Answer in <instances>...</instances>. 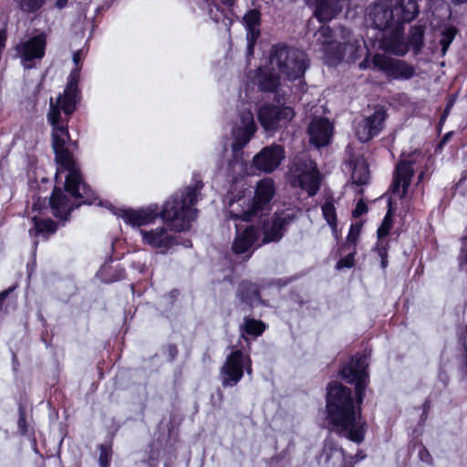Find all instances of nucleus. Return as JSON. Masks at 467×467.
Instances as JSON below:
<instances>
[{
  "label": "nucleus",
  "mask_w": 467,
  "mask_h": 467,
  "mask_svg": "<svg viewBox=\"0 0 467 467\" xmlns=\"http://www.w3.org/2000/svg\"><path fill=\"white\" fill-rule=\"evenodd\" d=\"M202 187V182L197 181L194 185L177 191L164 202L161 210L157 203H152L137 210L121 209L117 215L132 227L151 224L160 217L171 230L181 233L189 230L197 218L198 210L193 206Z\"/></svg>",
  "instance_id": "1"
},
{
  "label": "nucleus",
  "mask_w": 467,
  "mask_h": 467,
  "mask_svg": "<svg viewBox=\"0 0 467 467\" xmlns=\"http://www.w3.org/2000/svg\"><path fill=\"white\" fill-rule=\"evenodd\" d=\"M355 391L337 380H331L326 387V420L327 429L337 436L354 443L365 441L367 420L362 416V404Z\"/></svg>",
  "instance_id": "2"
},
{
  "label": "nucleus",
  "mask_w": 467,
  "mask_h": 467,
  "mask_svg": "<svg viewBox=\"0 0 467 467\" xmlns=\"http://www.w3.org/2000/svg\"><path fill=\"white\" fill-rule=\"evenodd\" d=\"M57 164L67 174L64 189L55 186L49 197V206L54 217L62 222H67L71 213L82 205H91L98 200L97 193L84 181L82 172L76 165L73 153H68L67 161L61 154H55Z\"/></svg>",
  "instance_id": "3"
},
{
  "label": "nucleus",
  "mask_w": 467,
  "mask_h": 467,
  "mask_svg": "<svg viewBox=\"0 0 467 467\" xmlns=\"http://www.w3.org/2000/svg\"><path fill=\"white\" fill-rule=\"evenodd\" d=\"M80 72L75 68L67 77L64 92L57 99V103L50 104L47 113V121L52 128L51 142L55 154H61L65 161L68 159V153L72 151L67 147V142L76 145L70 138L68 122L77 109V105L81 99L79 88Z\"/></svg>",
  "instance_id": "4"
},
{
  "label": "nucleus",
  "mask_w": 467,
  "mask_h": 467,
  "mask_svg": "<svg viewBox=\"0 0 467 467\" xmlns=\"http://www.w3.org/2000/svg\"><path fill=\"white\" fill-rule=\"evenodd\" d=\"M270 62L288 80L295 81L304 78L309 67V60L303 51L285 44L274 45L270 51Z\"/></svg>",
  "instance_id": "5"
},
{
  "label": "nucleus",
  "mask_w": 467,
  "mask_h": 467,
  "mask_svg": "<svg viewBox=\"0 0 467 467\" xmlns=\"http://www.w3.org/2000/svg\"><path fill=\"white\" fill-rule=\"evenodd\" d=\"M338 376L347 384L354 386L359 401L366 398V389L369 385V372L368 358L365 354L358 352L347 363L342 364Z\"/></svg>",
  "instance_id": "6"
},
{
  "label": "nucleus",
  "mask_w": 467,
  "mask_h": 467,
  "mask_svg": "<svg viewBox=\"0 0 467 467\" xmlns=\"http://www.w3.org/2000/svg\"><path fill=\"white\" fill-rule=\"evenodd\" d=\"M275 194L274 181L270 178L261 180L257 182L254 195L251 200L249 207L239 213L230 211V216L235 220L250 222L254 217L262 213L271 202Z\"/></svg>",
  "instance_id": "7"
},
{
  "label": "nucleus",
  "mask_w": 467,
  "mask_h": 467,
  "mask_svg": "<svg viewBox=\"0 0 467 467\" xmlns=\"http://www.w3.org/2000/svg\"><path fill=\"white\" fill-rule=\"evenodd\" d=\"M366 21L374 29L400 31L393 0H375L367 9Z\"/></svg>",
  "instance_id": "8"
},
{
  "label": "nucleus",
  "mask_w": 467,
  "mask_h": 467,
  "mask_svg": "<svg viewBox=\"0 0 467 467\" xmlns=\"http://www.w3.org/2000/svg\"><path fill=\"white\" fill-rule=\"evenodd\" d=\"M47 35L41 32L22 40L15 47L17 57L20 59L24 69L29 70L36 67V62L41 61L46 55Z\"/></svg>",
  "instance_id": "9"
},
{
  "label": "nucleus",
  "mask_w": 467,
  "mask_h": 467,
  "mask_svg": "<svg viewBox=\"0 0 467 467\" xmlns=\"http://www.w3.org/2000/svg\"><path fill=\"white\" fill-rule=\"evenodd\" d=\"M371 64L373 69L382 72L389 79L410 80L416 75V68L406 60L376 53Z\"/></svg>",
  "instance_id": "10"
},
{
  "label": "nucleus",
  "mask_w": 467,
  "mask_h": 467,
  "mask_svg": "<svg viewBox=\"0 0 467 467\" xmlns=\"http://www.w3.org/2000/svg\"><path fill=\"white\" fill-rule=\"evenodd\" d=\"M296 113L290 106H276L265 103L258 109V121L264 130L267 131H275L279 129L281 121H291Z\"/></svg>",
  "instance_id": "11"
},
{
  "label": "nucleus",
  "mask_w": 467,
  "mask_h": 467,
  "mask_svg": "<svg viewBox=\"0 0 467 467\" xmlns=\"http://www.w3.org/2000/svg\"><path fill=\"white\" fill-rule=\"evenodd\" d=\"M244 348H234L227 356L220 368V379L223 388L236 386L244 374Z\"/></svg>",
  "instance_id": "12"
},
{
  "label": "nucleus",
  "mask_w": 467,
  "mask_h": 467,
  "mask_svg": "<svg viewBox=\"0 0 467 467\" xmlns=\"http://www.w3.org/2000/svg\"><path fill=\"white\" fill-rule=\"evenodd\" d=\"M388 116L384 108L376 109L372 114L364 118L357 126L355 130L357 139L362 143L372 140L383 130Z\"/></svg>",
  "instance_id": "13"
},
{
  "label": "nucleus",
  "mask_w": 467,
  "mask_h": 467,
  "mask_svg": "<svg viewBox=\"0 0 467 467\" xmlns=\"http://www.w3.org/2000/svg\"><path fill=\"white\" fill-rule=\"evenodd\" d=\"M144 244L157 249L161 254H166L173 246L179 244L178 236L171 234L164 227H157L150 231L140 230Z\"/></svg>",
  "instance_id": "14"
},
{
  "label": "nucleus",
  "mask_w": 467,
  "mask_h": 467,
  "mask_svg": "<svg viewBox=\"0 0 467 467\" xmlns=\"http://www.w3.org/2000/svg\"><path fill=\"white\" fill-rule=\"evenodd\" d=\"M285 159V149L282 145L273 143L264 147L253 159L254 167L264 172L270 173L279 167Z\"/></svg>",
  "instance_id": "15"
},
{
  "label": "nucleus",
  "mask_w": 467,
  "mask_h": 467,
  "mask_svg": "<svg viewBox=\"0 0 467 467\" xmlns=\"http://www.w3.org/2000/svg\"><path fill=\"white\" fill-rule=\"evenodd\" d=\"M290 221L291 217L289 215L282 216L276 213L273 214L270 221H265L262 225L263 237L261 242L257 244L256 248L267 244L280 242Z\"/></svg>",
  "instance_id": "16"
},
{
  "label": "nucleus",
  "mask_w": 467,
  "mask_h": 467,
  "mask_svg": "<svg viewBox=\"0 0 467 467\" xmlns=\"http://www.w3.org/2000/svg\"><path fill=\"white\" fill-rule=\"evenodd\" d=\"M260 228L254 224L247 225L242 232L235 234L232 244V252L236 255L244 254L251 248H256L260 237Z\"/></svg>",
  "instance_id": "17"
},
{
  "label": "nucleus",
  "mask_w": 467,
  "mask_h": 467,
  "mask_svg": "<svg viewBox=\"0 0 467 467\" xmlns=\"http://www.w3.org/2000/svg\"><path fill=\"white\" fill-rule=\"evenodd\" d=\"M332 129L331 123L326 118L312 120L307 128L310 143L318 149L328 145Z\"/></svg>",
  "instance_id": "18"
},
{
  "label": "nucleus",
  "mask_w": 467,
  "mask_h": 467,
  "mask_svg": "<svg viewBox=\"0 0 467 467\" xmlns=\"http://www.w3.org/2000/svg\"><path fill=\"white\" fill-rule=\"evenodd\" d=\"M414 163L413 161L400 160L396 165L392 182V192H399L400 186H402L400 198H403L408 192L411 179L414 176Z\"/></svg>",
  "instance_id": "19"
},
{
  "label": "nucleus",
  "mask_w": 467,
  "mask_h": 467,
  "mask_svg": "<svg viewBox=\"0 0 467 467\" xmlns=\"http://www.w3.org/2000/svg\"><path fill=\"white\" fill-rule=\"evenodd\" d=\"M254 81L259 91L263 93L275 94L281 86V77L274 68H257Z\"/></svg>",
  "instance_id": "20"
},
{
  "label": "nucleus",
  "mask_w": 467,
  "mask_h": 467,
  "mask_svg": "<svg viewBox=\"0 0 467 467\" xmlns=\"http://www.w3.org/2000/svg\"><path fill=\"white\" fill-rule=\"evenodd\" d=\"M236 296L250 310L263 302L260 286L249 280H243L239 283Z\"/></svg>",
  "instance_id": "21"
},
{
  "label": "nucleus",
  "mask_w": 467,
  "mask_h": 467,
  "mask_svg": "<svg viewBox=\"0 0 467 467\" xmlns=\"http://www.w3.org/2000/svg\"><path fill=\"white\" fill-rule=\"evenodd\" d=\"M295 180L297 182L298 186L306 191L308 196H315L321 186L322 177L321 174L314 164L310 166L308 171L301 172L299 174H296Z\"/></svg>",
  "instance_id": "22"
},
{
  "label": "nucleus",
  "mask_w": 467,
  "mask_h": 467,
  "mask_svg": "<svg viewBox=\"0 0 467 467\" xmlns=\"http://www.w3.org/2000/svg\"><path fill=\"white\" fill-rule=\"evenodd\" d=\"M267 328V325L260 320L246 316L243 319V323L240 325V336L246 343V348L248 351L251 350V339L249 337L257 338L262 336Z\"/></svg>",
  "instance_id": "23"
},
{
  "label": "nucleus",
  "mask_w": 467,
  "mask_h": 467,
  "mask_svg": "<svg viewBox=\"0 0 467 467\" xmlns=\"http://www.w3.org/2000/svg\"><path fill=\"white\" fill-rule=\"evenodd\" d=\"M262 14L258 9H250L243 16V22L246 29L248 48L252 51L260 36Z\"/></svg>",
  "instance_id": "24"
},
{
  "label": "nucleus",
  "mask_w": 467,
  "mask_h": 467,
  "mask_svg": "<svg viewBox=\"0 0 467 467\" xmlns=\"http://www.w3.org/2000/svg\"><path fill=\"white\" fill-rule=\"evenodd\" d=\"M394 8L398 27H400V30L403 29L404 24L414 20L420 12L417 0H397Z\"/></svg>",
  "instance_id": "25"
},
{
  "label": "nucleus",
  "mask_w": 467,
  "mask_h": 467,
  "mask_svg": "<svg viewBox=\"0 0 467 467\" xmlns=\"http://www.w3.org/2000/svg\"><path fill=\"white\" fill-rule=\"evenodd\" d=\"M32 223L33 226L28 230V234L34 239L42 236L45 240H48L58 229V223L50 218L34 216Z\"/></svg>",
  "instance_id": "26"
},
{
  "label": "nucleus",
  "mask_w": 467,
  "mask_h": 467,
  "mask_svg": "<svg viewBox=\"0 0 467 467\" xmlns=\"http://www.w3.org/2000/svg\"><path fill=\"white\" fill-rule=\"evenodd\" d=\"M255 131L256 126L254 119L251 117L249 120L244 124L243 127L236 130L234 141L232 143V150L234 152L243 150L244 147L251 140Z\"/></svg>",
  "instance_id": "27"
},
{
  "label": "nucleus",
  "mask_w": 467,
  "mask_h": 467,
  "mask_svg": "<svg viewBox=\"0 0 467 467\" xmlns=\"http://www.w3.org/2000/svg\"><path fill=\"white\" fill-rule=\"evenodd\" d=\"M345 451L346 450L340 447L335 439L327 437L323 441L322 449L317 458L318 462L323 461V462L327 465L331 463L337 455L341 457Z\"/></svg>",
  "instance_id": "28"
},
{
  "label": "nucleus",
  "mask_w": 467,
  "mask_h": 467,
  "mask_svg": "<svg viewBox=\"0 0 467 467\" xmlns=\"http://www.w3.org/2000/svg\"><path fill=\"white\" fill-rule=\"evenodd\" d=\"M98 275L102 282L109 284L124 279L126 276V271L120 264H118L115 266L111 265H104L99 268Z\"/></svg>",
  "instance_id": "29"
},
{
  "label": "nucleus",
  "mask_w": 467,
  "mask_h": 467,
  "mask_svg": "<svg viewBox=\"0 0 467 467\" xmlns=\"http://www.w3.org/2000/svg\"><path fill=\"white\" fill-rule=\"evenodd\" d=\"M395 211H396V208L394 207L392 200L389 198L388 200V203H387V213H386L385 216L383 217V220L377 230V238L378 239H388V236L389 235L390 231L393 228V225L395 223V221H394Z\"/></svg>",
  "instance_id": "30"
},
{
  "label": "nucleus",
  "mask_w": 467,
  "mask_h": 467,
  "mask_svg": "<svg viewBox=\"0 0 467 467\" xmlns=\"http://www.w3.org/2000/svg\"><path fill=\"white\" fill-rule=\"evenodd\" d=\"M362 226H363V222H356V223L350 224L348 234L347 236V240L345 243H343L339 246V248L337 250V253L339 254L347 253L348 248H350V247L357 248V244H358L359 235L361 234Z\"/></svg>",
  "instance_id": "31"
},
{
  "label": "nucleus",
  "mask_w": 467,
  "mask_h": 467,
  "mask_svg": "<svg viewBox=\"0 0 467 467\" xmlns=\"http://www.w3.org/2000/svg\"><path fill=\"white\" fill-rule=\"evenodd\" d=\"M407 43L414 55L420 54L424 47V28L421 26L411 27L407 37Z\"/></svg>",
  "instance_id": "32"
},
{
  "label": "nucleus",
  "mask_w": 467,
  "mask_h": 467,
  "mask_svg": "<svg viewBox=\"0 0 467 467\" xmlns=\"http://www.w3.org/2000/svg\"><path fill=\"white\" fill-rule=\"evenodd\" d=\"M113 440L114 433H110L105 443L98 445L99 451V467H110L113 455Z\"/></svg>",
  "instance_id": "33"
},
{
  "label": "nucleus",
  "mask_w": 467,
  "mask_h": 467,
  "mask_svg": "<svg viewBox=\"0 0 467 467\" xmlns=\"http://www.w3.org/2000/svg\"><path fill=\"white\" fill-rule=\"evenodd\" d=\"M370 171L368 164L355 165L352 171L353 183L358 186L367 185L369 182Z\"/></svg>",
  "instance_id": "34"
},
{
  "label": "nucleus",
  "mask_w": 467,
  "mask_h": 467,
  "mask_svg": "<svg viewBox=\"0 0 467 467\" xmlns=\"http://www.w3.org/2000/svg\"><path fill=\"white\" fill-rule=\"evenodd\" d=\"M389 239H378L373 251L377 253L380 258V266L383 270L389 265Z\"/></svg>",
  "instance_id": "35"
},
{
  "label": "nucleus",
  "mask_w": 467,
  "mask_h": 467,
  "mask_svg": "<svg viewBox=\"0 0 467 467\" xmlns=\"http://www.w3.org/2000/svg\"><path fill=\"white\" fill-rule=\"evenodd\" d=\"M17 412H18L17 432L21 436H26V435L31 433V431H35L34 427L30 426L29 423L27 422L26 409L22 403L18 404Z\"/></svg>",
  "instance_id": "36"
},
{
  "label": "nucleus",
  "mask_w": 467,
  "mask_h": 467,
  "mask_svg": "<svg viewBox=\"0 0 467 467\" xmlns=\"http://www.w3.org/2000/svg\"><path fill=\"white\" fill-rule=\"evenodd\" d=\"M322 214L332 231L337 228V216L335 205L332 202L327 201L321 207Z\"/></svg>",
  "instance_id": "37"
},
{
  "label": "nucleus",
  "mask_w": 467,
  "mask_h": 467,
  "mask_svg": "<svg viewBox=\"0 0 467 467\" xmlns=\"http://www.w3.org/2000/svg\"><path fill=\"white\" fill-rule=\"evenodd\" d=\"M18 9L25 14H35L45 5L46 0H15Z\"/></svg>",
  "instance_id": "38"
},
{
  "label": "nucleus",
  "mask_w": 467,
  "mask_h": 467,
  "mask_svg": "<svg viewBox=\"0 0 467 467\" xmlns=\"http://www.w3.org/2000/svg\"><path fill=\"white\" fill-rule=\"evenodd\" d=\"M457 34V28L455 26H449L441 32V39L439 44L441 47L442 55H445L451 42L455 38Z\"/></svg>",
  "instance_id": "39"
},
{
  "label": "nucleus",
  "mask_w": 467,
  "mask_h": 467,
  "mask_svg": "<svg viewBox=\"0 0 467 467\" xmlns=\"http://www.w3.org/2000/svg\"><path fill=\"white\" fill-rule=\"evenodd\" d=\"M348 251L349 252L337 262L336 268L337 270L344 268H352L355 265V256L357 254V248L350 247L348 248Z\"/></svg>",
  "instance_id": "40"
},
{
  "label": "nucleus",
  "mask_w": 467,
  "mask_h": 467,
  "mask_svg": "<svg viewBox=\"0 0 467 467\" xmlns=\"http://www.w3.org/2000/svg\"><path fill=\"white\" fill-rule=\"evenodd\" d=\"M410 50V47L406 42L400 40V39H393L391 41V51L393 54L397 56H404L408 53Z\"/></svg>",
  "instance_id": "41"
},
{
  "label": "nucleus",
  "mask_w": 467,
  "mask_h": 467,
  "mask_svg": "<svg viewBox=\"0 0 467 467\" xmlns=\"http://www.w3.org/2000/svg\"><path fill=\"white\" fill-rule=\"evenodd\" d=\"M462 247L458 256L459 266L463 269L467 266V234L461 238Z\"/></svg>",
  "instance_id": "42"
},
{
  "label": "nucleus",
  "mask_w": 467,
  "mask_h": 467,
  "mask_svg": "<svg viewBox=\"0 0 467 467\" xmlns=\"http://www.w3.org/2000/svg\"><path fill=\"white\" fill-rule=\"evenodd\" d=\"M368 211V207L367 203L364 202L363 199H360L357 204L356 207L352 210V217L354 218H359L363 214L367 213Z\"/></svg>",
  "instance_id": "43"
},
{
  "label": "nucleus",
  "mask_w": 467,
  "mask_h": 467,
  "mask_svg": "<svg viewBox=\"0 0 467 467\" xmlns=\"http://www.w3.org/2000/svg\"><path fill=\"white\" fill-rule=\"evenodd\" d=\"M288 299L290 302H292L295 305H297L300 307L306 304V301L304 300L300 293L296 290H291L289 292Z\"/></svg>",
  "instance_id": "44"
},
{
  "label": "nucleus",
  "mask_w": 467,
  "mask_h": 467,
  "mask_svg": "<svg viewBox=\"0 0 467 467\" xmlns=\"http://www.w3.org/2000/svg\"><path fill=\"white\" fill-rule=\"evenodd\" d=\"M295 166V172L296 174H299L301 172L308 171L310 169V166L312 165V162H310V165H308V161L306 160H298L294 163Z\"/></svg>",
  "instance_id": "45"
},
{
  "label": "nucleus",
  "mask_w": 467,
  "mask_h": 467,
  "mask_svg": "<svg viewBox=\"0 0 467 467\" xmlns=\"http://www.w3.org/2000/svg\"><path fill=\"white\" fill-rule=\"evenodd\" d=\"M457 336L463 353L467 354V324L462 331L457 333Z\"/></svg>",
  "instance_id": "46"
},
{
  "label": "nucleus",
  "mask_w": 467,
  "mask_h": 467,
  "mask_svg": "<svg viewBox=\"0 0 467 467\" xmlns=\"http://www.w3.org/2000/svg\"><path fill=\"white\" fill-rule=\"evenodd\" d=\"M166 350L168 355V360L170 362H173L179 354L178 347L175 344H169L166 348Z\"/></svg>",
  "instance_id": "47"
},
{
  "label": "nucleus",
  "mask_w": 467,
  "mask_h": 467,
  "mask_svg": "<svg viewBox=\"0 0 467 467\" xmlns=\"http://www.w3.org/2000/svg\"><path fill=\"white\" fill-rule=\"evenodd\" d=\"M14 288L13 287H9L7 289H5L3 291L0 292V313L2 311H7L6 310V307H5V303L8 297V296L13 292Z\"/></svg>",
  "instance_id": "48"
},
{
  "label": "nucleus",
  "mask_w": 467,
  "mask_h": 467,
  "mask_svg": "<svg viewBox=\"0 0 467 467\" xmlns=\"http://www.w3.org/2000/svg\"><path fill=\"white\" fill-rule=\"evenodd\" d=\"M250 351L247 350V348H244V359L243 360L244 364V371L251 375L253 373V368H252V359L249 354Z\"/></svg>",
  "instance_id": "49"
},
{
  "label": "nucleus",
  "mask_w": 467,
  "mask_h": 467,
  "mask_svg": "<svg viewBox=\"0 0 467 467\" xmlns=\"http://www.w3.org/2000/svg\"><path fill=\"white\" fill-rule=\"evenodd\" d=\"M419 457L421 462L426 463H431L432 462V457L426 447H422L419 451Z\"/></svg>",
  "instance_id": "50"
},
{
  "label": "nucleus",
  "mask_w": 467,
  "mask_h": 467,
  "mask_svg": "<svg viewBox=\"0 0 467 467\" xmlns=\"http://www.w3.org/2000/svg\"><path fill=\"white\" fill-rule=\"evenodd\" d=\"M352 458L353 463L356 464L367 458V453L363 450H358L354 455L348 454Z\"/></svg>",
  "instance_id": "51"
},
{
  "label": "nucleus",
  "mask_w": 467,
  "mask_h": 467,
  "mask_svg": "<svg viewBox=\"0 0 467 467\" xmlns=\"http://www.w3.org/2000/svg\"><path fill=\"white\" fill-rule=\"evenodd\" d=\"M338 467H355L352 458L348 457L347 451L341 456V462Z\"/></svg>",
  "instance_id": "52"
},
{
  "label": "nucleus",
  "mask_w": 467,
  "mask_h": 467,
  "mask_svg": "<svg viewBox=\"0 0 467 467\" xmlns=\"http://www.w3.org/2000/svg\"><path fill=\"white\" fill-rule=\"evenodd\" d=\"M25 437H27V439L29 440L33 451L36 453H38L39 451H38V448H37V440L36 437V431H31V433L26 435Z\"/></svg>",
  "instance_id": "53"
},
{
  "label": "nucleus",
  "mask_w": 467,
  "mask_h": 467,
  "mask_svg": "<svg viewBox=\"0 0 467 467\" xmlns=\"http://www.w3.org/2000/svg\"><path fill=\"white\" fill-rule=\"evenodd\" d=\"M131 266L140 274H144L147 270L146 265L140 261H133Z\"/></svg>",
  "instance_id": "54"
},
{
  "label": "nucleus",
  "mask_w": 467,
  "mask_h": 467,
  "mask_svg": "<svg viewBox=\"0 0 467 467\" xmlns=\"http://www.w3.org/2000/svg\"><path fill=\"white\" fill-rule=\"evenodd\" d=\"M445 121H446V116L445 115H441L439 122L437 124V131H438L439 134L441 132V129H442V126H443Z\"/></svg>",
  "instance_id": "55"
},
{
  "label": "nucleus",
  "mask_w": 467,
  "mask_h": 467,
  "mask_svg": "<svg viewBox=\"0 0 467 467\" xmlns=\"http://www.w3.org/2000/svg\"><path fill=\"white\" fill-rule=\"evenodd\" d=\"M431 409V400L427 399L422 404L423 414H428Z\"/></svg>",
  "instance_id": "56"
},
{
  "label": "nucleus",
  "mask_w": 467,
  "mask_h": 467,
  "mask_svg": "<svg viewBox=\"0 0 467 467\" xmlns=\"http://www.w3.org/2000/svg\"><path fill=\"white\" fill-rule=\"evenodd\" d=\"M68 0H57L56 1V7L58 9H63L67 5Z\"/></svg>",
  "instance_id": "57"
},
{
  "label": "nucleus",
  "mask_w": 467,
  "mask_h": 467,
  "mask_svg": "<svg viewBox=\"0 0 467 467\" xmlns=\"http://www.w3.org/2000/svg\"><path fill=\"white\" fill-rule=\"evenodd\" d=\"M148 464L150 466V467H156L157 464H158V459L157 457L154 458L152 454H150L149 456V459H148Z\"/></svg>",
  "instance_id": "58"
},
{
  "label": "nucleus",
  "mask_w": 467,
  "mask_h": 467,
  "mask_svg": "<svg viewBox=\"0 0 467 467\" xmlns=\"http://www.w3.org/2000/svg\"><path fill=\"white\" fill-rule=\"evenodd\" d=\"M321 35L326 37V38H328L331 36L332 35V30L330 27H325V28H322L321 30Z\"/></svg>",
  "instance_id": "59"
},
{
  "label": "nucleus",
  "mask_w": 467,
  "mask_h": 467,
  "mask_svg": "<svg viewBox=\"0 0 467 467\" xmlns=\"http://www.w3.org/2000/svg\"><path fill=\"white\" fill-rule=\"evenodd\" d=\"M180 295V291L178 289H172L169 292V296L171 300L177 299Z\"/></svg>",
  "instance_id": "60"
},
{
  "label": "nucleus",
  "mask_w": 467,
  "mask_h": 467,
  "mask_svg": "<svg viewBox=\"0 0 467 467\" xmlns=\"http://www.w3.org/2000/svg\"><path fill=\"white\" fill-rule=\"evenodd\" d=\"M467 180V171H464L462 173V176L457 183V186H462L464 184L465 181Z\"/></svg>",
  "instance_id": "61"
},
{
  "label": "nucleus",
  "mask_w": 467,
  "mask_h": 467,
  "mask_svg": "<svg viewBox=\"0 0 467 467\" xmlns=\"http://www.w3.org/2000/svg\"><path fill=\"white\" fill-rule=\"evenodd\" d=\"M453 135V131H449L443 135V137L441 139L442 140V143H447L451 136Z\"/></svg>",
  "instance_id": "62"
},
{
  "label": "nucleus",
  "mask_w": 467,
  "mask_h": 467,
  "mask_svg": "<svg viewBox=\"0 0 467 467\" xmlns=\"http://www.w3.org/2000/svg\"><path fill=\"white\" fill-rule=\"evenodd\" d=\"M359 67L361 69H367L368 67H369V62L368 60V58H365L360 64H359Z\"/></svg>",
  "instance_id": "63"
},
{
  "label": "nucleus",
  "mask_w": 467,
  "mask_h": 467,
  "mask_svg": "<svg viewBox=\"0 0 467 467\" xmlns=\"http://www.w3.org/2000/svg\"><path fill=\"white\" fill-rule=\"evenodd\" d=\"M439 377H440V379L441 381H443V383L446 385L449 380L447 374L445 372H441Z\"/></svg>",
  "instance_id": "64"
}]
</instances>
